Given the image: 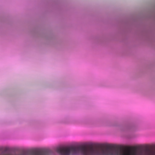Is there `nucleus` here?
<instances>
[{"mask_svg": "<svg viewBox=\"0 0 155 155\" xmlns=\"http://www.w3.org/2000/svg\"><path fill=\"white\" fill-rule=\"evenodd\" d=\"M155 155V150H119L112 145L101 146L98 147L72 145L62 147V155Z\"/></svg>", "mask_w": 155, "mask_h": 155, "instance_id": "obj_1", "label": "nucleus"}, {"mask_svg": "<svg viewBox=\"0 0 155 155\" xmlns=\"http://www.w3.org/2000/svg\"><path fill=\"white\" fill-rule=\"evenodd\" d=\"M33 155H42L40 152H38L34 153Z\"/></svg>", "mask_w": 155, "mask_h": 155, "instance_id": "obj_2", "label": "nucleus"}]
</instances>
